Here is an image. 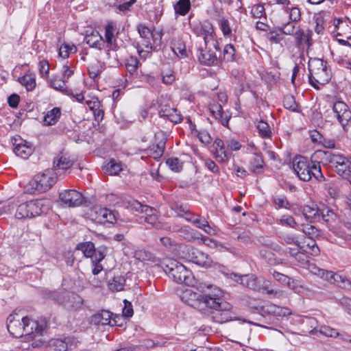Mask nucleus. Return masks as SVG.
<instances>
[{"label":"nucleus","mask_w":351,"mask_h":351,"mask_svg":"<svg viewBox=\"0 0 351 351\" xmlns=\"http://www.w3.org/2000/svg\"><path fill=\"white\" fill-rule=\"evenodd\" d=\"M208 291L202 294L197 311L209 317L213 322L223 324L236 319L232 306L222 299L223 293L217 287L210 285Z\"/></svg>","instance_id":"1"},{"label":"nucleus","mask_w":351,"mask_h":351,"mask_svg":"<svg viewBox=\"0 0 351 351\" xmlns=\"http://www.w3.org/2000/svg\"><path fill=\"white\" fill-rule=\"evenodd\" d=\"M47 326L45 318L32 319L27 317H21L16 313L10 314L7 319V328L10 334L16 338L23 335L32 339L43 335Z\"/></svg>","instance_id":"2"},{"label":"nucleus","mask_w":351,"mask_h":351,"mask_svg":"<svg viewBox=\"0 0 351 351\" xmlns=\"http://www.w3.org/2000/svg\"><path fill=\"white\" fill-rule=\"evenodd\" d=\"M116 33L117 30L112 22H108L105 26V38L100 35L97 31H93L90 34H86L84 38V41L90 47L101 50L102 49H107V55L108 56V64L114 66L118 64L117 56L114 53L113 60H110V51H116L118 49V45L116 43Z\"/></svg>","instance_id":"3"},{"label":"nucleus","mask_w":351,"mask_h":351,"mask_svg":"<svg viewBox=\"0 0 351 351\" xmlns=\"http://www.w3.org/2000/svg\"><path fill=\"white\" fill-rule=\"evenodd\" d=\"M310 84L317 90L330 80L332 72L328 62L319 58H311L308 64Z\"/></svg>","instance_id":"4"},{"label":"nucleus","mask_w":351,"mask_h":351,"mask_svg":"<svg viewBox=\"0 0 351 351\" xmlns=\"http://www.w3.org/2000/svg\"><path fill=\"white\" fill-rule=\"evenodd\" d=\"M293 168L298 177L303 181H309L312 177L319 180L324 178L319 162L309 161L303 156H297L293 159Z\"/></svg>","instance_id":"5"},{"label":"nucleus","mask_w":351,"mask_h":351,"mask_svg":"<svg viewBox=\"0 0 351 351\" xmlns=\"http://www.w3.org/2000/svg\"><path fill=\"white\" fill-rule=\"evenodd\" d=\"M150 270L152 271H163L177 283L191 286L195 282V278L191 271L186 267L185 265H152Z\"/></svg>","instance_id":"6"},{"label":"nucleus","mask_w":351,"mask_h":351,"mask_svg":"<svg viewBox=\"0 0 351 351\" xmlns=\"http://www.w3.org/2000/svg\"><path fill=\"white\" fill-rule=\"evenodd\" d=\"M51 208L49 199L30 200L19 204L15 216L18 219L33 218L47 214Z\"/></svg>","instance_id":"7"},{"label":"nucleus","mask_w":351,"mask_h":351,"mask_svg":"<svg viewBox=\"0 0 351 351\" xmlns=\"http://www.w3.org/2000/svg\"><path fill=\"white\" fill-rule=\"evenodd\" d=\"M83 254L86 258H90L92 263H99L105 257L104 252L102 250H96L92 242L80 243L73 252H68L66 261L67 263H79L81 261L77 259V256Z\"/></svg>","instance_id":"8"},{"label":"nucleus","mask_w":351,"mask_h":351,"mask_svg":"<svg viewBox=\"0 0 351 351\" xmlns=\"http://www.w3.org/2000/svg\"><path fill=\"white\" fill-rule=\"evenodd\" d=\"M233 275L235 277L234 280L236 282L250 289L257 291H263L269 295L276 293V291L274 289L269 288L271 282L263 278H257L254 274L238 276L233 274Z\"/></svg>","instance_id":"9"},{"label":"nucleus","mask_w":351,"mask_h":351,"mask_svg":"<svg viewBox=\"0 0 351 351\" xmlns=\"http://www.w3.org/2000/svg\"><path fill=\"white\" fill-rule=\"evenodd\" d=\"M192 32L197 37L203 38L204 45H211L215 47L216 51H220L219 43L216 38L213 25L210 22L196 23L191 24Z\"/></svg>","instance_id":"10"},{"label":"nucleus","mask_w":351,"mask_h":351,"mask_svg":"<svg viewBox=\"0 0 351 351\" xmlns=\"http://www.w3.org/2000/svg\"><path fill=\"white\" fill-rule=\"evenodd\" d=\"M269 3L271 5H276L278 8L273 11V17L278 15L284 16L285 18L289 17L290 19L293 21L301 20V11L300 8L291 3L289 0H270Z\"/></svg>","instance_id":"11"},{"label":"nucleus","mask_w":351,"mask_h":351,"mask_svg":"<svg viewBox=\"0 0 351 351\" xmlns=\"http://www.w3.org/2000/svg\"><path fill=\"white\" fill-rule=\"evenodd\" d=\"M57 178L51 169H47L43 173L35 176L29 182L32 189L39 192H45L56 183Z\"/></svg>","instance_id":"12"},{"label":"nucleus","mask_w":351,"mask_h":351,"mask_svg":"<svg viewBox=\"0 0 351 351\" xmlns=\"http://www.w3.org/2000/svg\"><path fill=\"white\" fill-rule=\"evenodd\" d=\"M195 55L198 60L206 66L217 64L218 59L215 47L211 45L197 44L195 47Z\"/></svg>","instance_id":"13"},{"label":"nucleus","mask_w":351,"mask_h":351,"mask_svg":"<svg viewBox=\"0 0 351 351\" xmlns=\"http://www.w3.org/2000/svg\"><path fill=\"white\" fill-rule=\"evenodd\" d=\"M332 111L343 130L347 131L351 122L350 107L342 101H337L332 105Z\"/></svg>","instance_id":"14"},{"label":"nucleus","mask_w":351,"mask_h":351,"mask_svg":"<svg viewBox=\"0 0 351 351\" xmlns=\"http://www.w3.org/2000/svg\"><path fill=\"white\" fill-rule=\"evenodd\" d=\"M90 219L99 223H114L116 221V216L113 211L99 206L92 208L90 212Z\"/></svg>","instance_id":"15"},{"label":"nucleus","mask_w":351,"mask_h":351,"mask_svg":"<svg viewBox=\"0 0 351 351\" xmlns=\"http://www.w3.org/2000/svg\"><path fill=\"white\" fill-rule=\"evenodd\" d=\"M330 162L334 164L336 172L351 183V158L336 155L333 156Z\"/></svg>","instance_id":"16"},{"label":"nucleus","mask_w":351,"mask_h":351,"mask_svg":"<svg viewBox=\"0 0 351 351\" xmlns=\"http://www.w3.org/2000/svg\"><path fill=\"white\" fill-rule=\"evenodd\" d=\"M59 198L62 204L67 207L80 206L85 202L83 195L74 189L60 192Z\"/></svg>","instance_id":"17"},{"label":"nucleus","mask_w":351,"mask_h":351,"mask_svg":"<svg viewBox=\"0 0 351 351\" xmlns=\"http://www.w3.org/2000/svg\"><path fill=\"white\" fill-rule=\"evenodd\" d=\"M299 21H293L288 18H285L284 16L278 15L275 17V23L278 24L277 29L285 35L291 36L294 35L298 27H296V23Z\"/></svg>","instance_id":"18"},{"label":"nucleus","mask_w":351,"mask_h":351,"mask_svg":"<svg viewBox=\"0 0 351 351\" xmlns=\"http://www.w3.org/2000/svg\"><path fill=\"white\" fill-rule=\"evenodd\" d=\"M294 36V40L296 47L298 49H304L305 46L308 48L310 47L312 44V31L304 30L300 28H298Z\"/></svg>","instance_id":"19"},{"label":"nucleus","mask_w":351,"mask_h":351,"mask_svg":"<svg viewBox=\"0 0 351 351\" xmlns=\"http://www.w3.org/2000/svg\"><path fill=\"white\" fill-rule=\"evenodd\" d=\"M201 296L202 294L197 293L191 289H184L180 294V299L182 302L197 310L199 308Z\"/></svg>","instance_id":"20"},{"label":"nucleus","mask_w":351,"mask_h":351,"mask_svg":"<svg viewBox=\"0 0 351 351\" xmlns=\"http://www.w3.org/2000/svg\"><path fill=\"white\" fill-rule=\"evenodd\" d=\"M209 110L213 117L221 125L225 127H228V123L231 116L228 112H226L223 110L221 105L217 103L210 104Z\"/></svg>","instance_id":"21"},{"label":"nucleus","mask_w":351,"mask_h":351,"mask_svg":"<svg viewBox=\"0 0 351 351\" xmlns=\"http://www.w3.org/2000/svg\"><path fill=\"white\" fill-rule=\"evenodd\" d=\"M14 145L15 154L24 159L28 158L34 150L32 143L24 140L21 139L19 143H16V139H15Z\"/></svg>","instance_id":"22"},{"label":"nucleus","mask_w":351,"mask_h":351,"mask_svg":"<svg viewBox=\"0 0 351 351\" xmlns=\"http://www.w3.org/2000/svg\"><path fill=\"white\" fill-rule=\"evenodd\" d=\"M58 302L63 304L67 308L77 309L81 306L82 299L73 293H66L62 299H58Z\"/></svg>","instance_id":"23"},{"label":"nucleus","mask_w":351,"mask_h":351,"mask_svg":"<svg viewBox=\"0 0 351 351\" xmlns=\"http://www.w3.org/2000/svg\"><path fill=\"white\" fill-rule=\"evenodd\" d=\"M112 315V314L108 311L101 310L91 316L90 322L94 325L112 326L111 320Z\"/></svg>","instance_id":"24"},{"label":"nucleus","mask_w":351,"mask_h":351,"mask_svg":"<svg viewBox=\"0 0 351 351\" xmlns=\"http://www.w3.org/2000/svg\"><path fill=\"white\" fill-rule=\"evenodd\" d=\"M225 143L220 138H216L213 142L215 157L221 162L228 160L230 157V154L225 149Z\"/></svg>","instance_id":"25"},{"label":"nucleus","mask_w":351,"mask_h":351,"mask_svg":"<svg viewBox=\"0 0 351 351\" xmlns=\"http://www.w3.org/2000/svg\"><path fill=\"white\" fill-rule=\"evenodd\" d=\"M55 169L66 170L73 165V160L67 154L60 153L53 161Z\"/></svg>","instance_id":"26"},{"label":"nucleus","mask_w":351,"mask_h":351,"mask_svg":"<svg viewBox=\"0 0 351 351\" xmlns=\"http://www.w3.org/2000/svg\"><path fill=\"white\" fill-rule=\"evenodd\" d=\"M60 116V108L55 107L46 112L43 117V124L45 125H53L58 121Z\"/></svg>","instance_id":"27"},{"label":"nucleus","mask_w":351,"mask_h":351,"mask_svg":"<svg viewBox=\"0 0 351 351\" xmlns=\"http://www.w3.org/2000/svg\"><path fill=\"white\" fill-rule=\"evenodd\" d=\"M159 113L160 117H167V119L174 123H180L182 120L181 114L176 108H162Z\"/></svg>","instance_id":"28"},{"label":"nucleus","mask_w":351,"mask_h":351,"mask_svg":"<svg viewBox=\"0 0 351 351\" xmlns=\"http://www.w3.org/2000/svg\"><path fill=\"white\" fill-rule=\"evenodd\" d=\"M303 215L307 221L312 222L320 217V210L316 205H306L303 207Z\"/></svg>","instance_id":"29"},{"label":"nucleus","mask_w":351,"mask_h":351,"mask_svg":"<svg viewBox=\"0 0 351 351\" xmlns=\"http://www.w3.org/2000/svg\"><path fill=\"white\" fill-rule=\"evenodd\" d=\"M19 82L27 91L33 90L36 86V76L33 73H26L19 78Z\"/></svg>","instance_id":"30"},{"label":"nucleus","mask_w":351,"mask_h":351,"mask_svg":"<svg viewBox=\"0 0 351 351\" xmlns=\"http://www.w3.org/2000/svg\"><path fill=\"white\" fill-rule=\"evenodd\" d=\"M191 4L190 0H178L173 5L176 15L185 16L190 11Z\"/></svg>","instance_id":"31"},{"label":"nucleus","mask_w":351,"mask_h":351,"mask_svg":"<svg viewBox=\"0 0 351 351\" xmlns=\"http://www.w3.org/2000/svg\"><path fill=\"white\" fill-rule=\"evenodd\" d=\"M66 83V80H64L62 77H58V76H54L49 80V84L51 88L62 93L69 94Z\"/></svg>","instance_id":"32"},{"label":"nucleus","mask_w":351,"mask_h":351,"mask_svg":"<svg viewBox=\"0 0 351 351\" xmlns=\"http://www.w3.org/2000/svg\"><path fill=\"white\" fill-rule=\"evenodd\" d=\"M147 215L145 217V221L147 223L152 225L156 229H163L166 230H170V226L167 224H163L158 221V218L155 215V210L152 208V213H145Z\"/></svg>","instance_id":"33"},{"label":"nucleus","mask_w":351,"mask_h":351,"mask_svg":"<svg viewBox=\"0 0 351 351\" xmlns=\"http://www.w3.org/2000/svg\"><path fill=\"white\" fill-rule=\"evenodd\" d=\"M67 349L68 345L65 340L53 339L49 341L47 351H66Z\"/></svg>","instance_id":"34"},{"label":"nucleus","mask_w":351,"mask_h":351,"mask_svg":"<svg viewBox=\"0 0 351 351\" xmlns=\"http://www.w3.org/2000/svg\"><path fill=\"white\" fill-rule=\"evenodd\" d=\"M134 258L135 261L139 262L151 261L154 262L156 261V257L152 253L145 250H138L134 252Z\"/></svg>","instance_id":"35"},{"label":"nucleus","mask_w":351,"mask_h":351,"mask_svg":"<svg viewBox=\"0 0 351 351\" xmlns=\"http://www.w3.org/2000/svg\"><path fill=\"white\" fill-rule=\"evenodd\" d=\"M172 50L180 58H185L187 56L186 46L182 40L174 39L172 41Z\"/></svg>","instance_id":"36"},{"label":"nucleus","mask_w":351,"mask_h":351,"mask_svg":"<svg viewBox=\"0 0 351 351\" xmlns=\"http://www.w3.org/2000/svg\"><path fill=\"white\" fill-rule=\"evenodd\" d=\"M137 51L142 58H147L153 49L152 43L149 40H145L144 43H138Z\"/></svg>","instance_id":"37"},{"label":"nucleus","mask_w":351,"mask_h":351,"mask_svg":"<svg viewBox=\"0 0 351 351\" xmlns=\"http://www.w3.org/2000/svg\"><path fill=\"white\" fill-rule=\"evenodd\" d=\"M218 25L221 31L223 36L225 38H230L232 33V27L230 25V22L229 21L228 19L226 17H221L219 21H218Z\"/></svg>","instance_id":"38"},{"label":"nucleus","mask_w":351,"mask_h":351,"mask_svg":"<svg viewBox=\"0 0 351 351\" xmlns=\"http://www.w3.org/2000/svg\"><path fill=\"white\" fill-rule=\"evenodd\" d=\"M125 65L127 71L131 75H134L136 74L141 64L136 57L131 56L125 59Z\"/></svg>","instance_id":"39"},{"label":"nucleus","mask_w":351,"mask_h":351,"mask_svg":"<svg viewBox=\"0 0 351 351\" xmlns=\"http://www.w3.org/2000/svg\"><path fill=\"white\" fill-rule=\"evenodd\" d=\"M256 128L260 136L262 138H269L271 137L272 132L271 130L270 126L267 122L264 121H258L256 125Z\"/></svg>","instance_id":"40"},{"label":"nucleus","mask_w":351,"mask_h":351,"mask_svg":"<svg viewBox=\"0 0 351 351\" xmlns=\"http://www.w3.org/2000/svg\"><path fill=\"white\" fill-rule=\"evenodd\" d=\"M122 170V165L114 159L110 160L105 166L106 173L114 176L117 175Z\"/></svg>","instance_id":"41"},{"label":"nucleus","mask_w":351,"mask_h":351,"mask_svg":"<svg viewBox=\"0 0 351 351\" xmlns=\"http://www.w3.org/2000/svg\"><path fill=\"white\" fill-rule=\"evenodd\" d=\"M77 47L73 44L64 43L59 48V56L62 58H67L70 54L76 53Z\"/></svg>","instance_id":"42"},{"label":"nucleus","mask_w":351,"mask_h":351,"mask_svg":"<svg viewBox=\"0 0 351 351\" xmlns=\"http://www.w3.org/2000/svg\"><path fill=\"white\" fill-rule=\"evenodd\" d=\"M138 32L142 38V40L140 43H144L145 40L151 41V40L155 43L154 35L151 32L150 29L145 25L140 24L138 26Z\"/></svg>","instance_id":"43"},{"label":"nucleus","mask_w":351,"mask_h":351,"mask_svg":"<svg viewBox=\"0 0 351 351\" xmlns=\"http://www.w3.org/2000/svg\"><path fill=\"white\" fill-rule=\"evenodd\" d=\"M264 161L260 154H255L250 162V169L254 173H258L263 168Z\"/></svg>","instance_id":"44"},{"label":"nucleus","mask_w":351,"mask_h":351,"mask_svg":"<svg viewBox=\"0 0 351 351\" xmlns=\"http://www.w3.org/2000/svg\"><path fill=\"white\" fill-rule=\"evenodd\" d=\"M223 60L226 62H234L236 60V49L231 44L226 45L223 50Z\"/></svg>","instance_id":"45"},{"label":"nucleus","mask_w":351,"mask_h":351,"mask_svg":"<svg viewBox=\"0 0 351 351\" xmlns=\"http://www.w3.org/2000/svg\"><path fill=\"white\" fill-rule=\"evenodd\" d=\"M125 283V279L123 276H114L111 282L109 284L110 289L119 291L123 289Z\"/></svg>","instance_id":"46"},{"label":"nucleus","mask_w":351,"mask_h":351,"mask_svg":"<svg viewBox=\"0 0 351 351\" xmlns=\"http://www.w3.org/2000/svg\"><path fill=\"white\" fill-rule=\"evenodd\" d=\"M251 14L254 18L261 19L266 17L264 5L262 3L254 4L251 8Z\"/></svg>","instance_id":"47"},{"label":"nucleus","mask_w":351,"mask_h":351,"mask_svg":"<svg viewBox=\"0 0 351 351\" xmlns=\"http://www.w3.org/2000/svg\"><path fill=\"white\" fill-rule=\"evenodd\" d=\"M287 287L296 293H302L304 291V287L300 280L289 278L287 285Z\"/></svg>","instance_id":"48"},{"label":"nucleus","mask_w":351,"mask_h":351,"mask_svg":"<svg viewBox=\"0 0 351 351\" xmlns=\"http://www.w3.org/2000/svg\"><path fill=\"white\" fill-rule=\"evenodd\" d=\"M166 163L171 170L179 172L182 169L183 163L178 158H170L167 160Z\"/></svg>","instance_id":"49"},{"label":"nucleus","mask_w":351,"mask_h":351,"mask_svg":"<svg viewBox=\"0 0 351 351\" xmlns=\"http://www.w3.org/2000/svg\"><path fill=\"white\" fill-rule=\"evenodd\" d=\"M283 105L285 108L292 112H296L298 110V104L292 95H287L284 97Z\"/></svg>","instance_id":"50"},{"label":"nucleus","mask_w":351,"mask_h":351,"mask_svg":"<svg viewBox=\"0 0 351 351\" xmlns=\"http://www.w3.org/2000/svg\"><path fill=\"white\" fill-rule=\"evenodd\" d=\"M277 223L282 226H286L291 228H295L297 226L296 221L291 215H283L280 219L277 220Z\"/></svg>","instance_id":"51"},{"label":"nucleus","mask_w":351,"mask_h":351,"mask_svg":"<svg viewBox=\"0 0 351 351\" xmlns=\"http://www.w3.org/2000/svg\"><path fill=\"white\" fill-rule=\"evenodd\" d=\"M273 202L278 208L289 209L290 204L285 197L276 196L273 198Z\"/></svg>","instance_id":"52"},{"label":"nucleus","mask_w":351,"mask_h":351,"mask_svg":"<svg viewBox=\"0 0 351 351\" xmlns=\"http://www.w3.org/2000/svg\"><path fill=\"white\" fill-rule=\"evenodd\" d=\"M131 206L132 209L144 213H152V208L147 205H143L138 201H134L132 203Z\"/></svg>","instance_id":"53"},{"label":"nucleus","mask_w":351,"mask_h":351,"mask_svg":"<svg viewBox=\"0 0 351 351\" xmlns=\"http://www.w3.org/2000/svg\"><path fill=\"white\" fill-rule=\"evenodd\" d=\"M227 148L231 151H238L241 147V143L235 138H228L226 141Z\"/></svg>","instance_id":"54"},{"label":"nucleus","mask_w":351,"mask_h":351,"mask_svg":"<svg viewBox=\"0 0 351 351\" xmlns=\"http://www.w3.org/2000/svg\"><path fill=\"white\" fill-rule=\"evenodd\" d=\"M283 34L278 31H271L268 34V39L270 42L274 43H280L282 40Z\"/></svg>","instance_id":"55"},{"label":"nucleus","mask_w":351,"mask_h":351,"mask_svg":"<svg viewBox=\"0 0 351 351\" xmlns=\"http://www.w3.org/2000/svg\"><path fill=\"white\" fill-rule=\"evenodd\" d=\"M320 332L325 336L330 337H336L339 335V332L337 331V330L326 326L321 327Z\"/></svg>","instance_id":"56"},{"label":"nucleus","mask_w":351,"mask_h":351,"mask_svg":"<svg viewBox=\"0 0 351 351\" xmlns=\"http://www.w3.org/2000/svg\"><path fill=\"white\" fill-rule=\"evenodd\" d=\"M39 71L43 77H47L49 72V64L47 60H41L39 62Z\"/></svg>","instance_id":"57"},{"label":"nucleus","mask_w":351,"mask_h":351,"mask_svg":"<svg viewBox=\"0 0 351 351\" xmlns=\"http://www.w3.org/2000/svg\"><path fill=\"white\" fill-rule=\"evenodd\" d=\"M272 276L276 280L286 286L290 278L289 276L276 271H274Z\"/></svg>","instance_id":"58"},{"label":"nucleus","mask_w":351,"mask_h":351,"mask_svg":"<svg viewBox=\"0 0 351 351\" xmlns=\"http://www.w3.org/2000/svg\"><path fill=\"white\" fill-rule=\"evenodd\" d=\"M321 216L322 219L326 222L332 221L336 217L335 213L328 209L323 210L322 212H320V217Z\"/></svg>","instance_id":"59"},{"label":"nucleus","mask_w":351,"mask_h":351,"mask_svg":"<svg viewBox=\"0 0 351 351\" xmlns=\"http://www.w3.org/2000/svg\"><path fill=\"white\" fill-rule=\"evenodd\" d=\"M124 307L123 308V315L127 317H131L134 314L132 305L130 302L127 300H123Z\"/></svg>","instance_id":"60"},{"label":"nucleus","mask_w":351,"mask_h":351,"mask_svg":"<svg viewBox=\"0 0 351 351\" xmlns=\"http://www.w3.org/2000/svg\"><path fill=\"white\" fill-rule=\"evenodd\" d=\"M197 136L199 141L205 145H208L212 141L210 134L206 130L199 132Z\"/></svg>","instance_id":"61"},{"label":"nucleus","mask_w":351,"mask_h":351,"mask_svg":"<svg viewBox=\"0 0 351 351\" xmlns=\"http://www.w3.org/2000/svg\"><path fill=\"white\" fill-rule=\"evenodd\" d=\"M283 241L288 244H295L298 247H300V242L298 238L293 234H287L282 237Z\"/></svg>","instance_id":"62"},{"label":"nucleus","mask_w":351,"mask_h":351,"mask_svg":"<svg viewBox=\"0 0 351 351\" xmlns=\"http://www.w3.org/2000/svg\"><path fill=\"white\" fill-rule=\"evenodd\" d=\"M74 71L71 69V66H69L68 64L63 65L62 69V77L64 80H66V82H67V80L71 77Z\"/></svg>","instance_id":"63"},{"label":"nucleus","mask_w":351,"mask_h":351,"mask_svg":"<svg viewBox=\"0 0 351 351\" xmlns=\"http://www.w3.org/2000/svg\"><path fill=\"white\" fill-rule=\"evenodd\" d=\"M273 312L278 316H286L291 314V311L287 308H282L280 306H274Z\"/></svg>","instance_id":"64"}]
</instances>
